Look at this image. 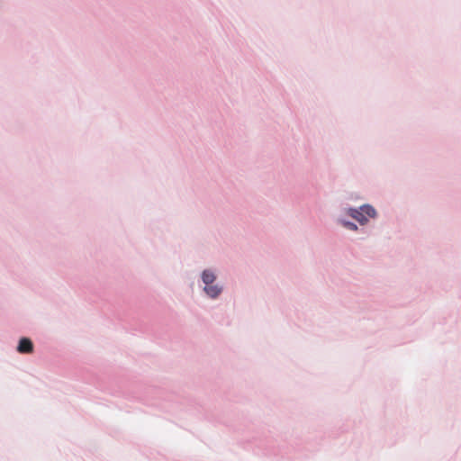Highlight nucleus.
<instances>
[{
  "label": "nucleus",
  "instance_id": "f257e3e1",
  "mask_svg": "<svg viewBox=\"0 0 461 461\" xmlns=\"http://www.w3.org/2000/svg\"><path fill=\"white\" fill-rule=\"evenodd\" d=\"M348 214H349V216H351L352 218L357 220L360 224H365L368 221L367 217H370V218L375 217L376 212H375V208L372 207L371 205L365 204V205L361 206L359 208V210L350 208L348 210Z\"/></svg>",
  "mask_w": 461,
  "mask_h": 461
},
{
  "label": "nucleus",
  "instance_id": "f03ea898",
  "mask_svg": "<svg viewBox=\"0 0 461 461\" xmlns=\"http://www.w3.org/2000/svg\"><path fill=\"white\" fill-rule=\"evenodd\" d=\"M17 350L23 354L32 353L33 351L32 342L27 338L21 339Z\"/></svg>",
  "mask_w": 461,
  "mask_h": 461
},
{
  "label": "nucleus",
  "instance_id": "7ed1b4c3",
  "mask_svg": "<svg viewBox=\"0 0 461 461\" xmlns=\"http://www.w3.org/2000/svg\"><path fill=\"white\" fill-rule=\"evenodd\" d=\"M204 291L210 297L215 298L221 293V288L218 285H205Z\"/></svg>",
  "mask_w": 461,
  "mask_h": 461
},
{
  "label": "nucleus",
  "instance_id": "20e7f679",
  "mask_svg": "<svg viewBox=\"0 0 461 461\" xmlns=\"http://www.w3.org/2000/svg\"><path fill=\"white\" fill-rule=\"evenodd\" d=\"M202 278L205 285H209L214 282L215 275L210 270H204Z\"/></svg>",
  "mask_w": 461,
  "mask_h": 461
},
{
  "label": "nucleus",
  "instance_id": "39448f33",
  "mask_svg": "<svg viewBox=\"0 0 461 461\" xmlns=\"http://www.w3.org/2000/svg\"><path fill=\"white\" fill-rule=\"evenodd\" d=\"M343 226L349 229V230H356L357 229V225L353 222H349V221H343Z\"/></svg>",
  "mask_w": 461,
  "mask_h": 461
}]
</instances>
